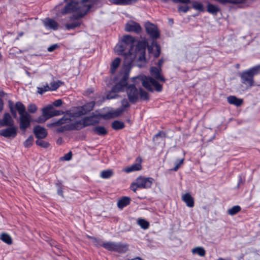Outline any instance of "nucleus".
<instances>
[{
    "mask_svg": "<svg viewBox=\"0 0 260 260\" xmlns=\"http://www.w3.org/2000/svg\"><path fill=\"white\" fill-rule=\"evenodd\" d=\"M58 194L61 196H63V191L61 188L58 189L57 190Z\"/></svg>",
    "mask_w": 260,
    "mask_h": 260,
    "instance_id": "obj_60",
    "label": "nucleus"
},
{
    "mask_svg": "<svg viewBox=\"0 0 260 260\" xmlns=\"http://www.w3.org/2000/svg\"><path fill=\"white\" fill-rule=\"evenodd\" d=\"M166 134L163 132H159L158 133L156 134L153 138V140H155V139H156L158 137H165Z\"/></svg>",
    "mask_w": 260,
    "mask_h": 260,
    "instance_id": "obj_51",
    "label": "nucleus"
},
{
    "mask_svg": "<svg viewBox=\"0 0 260 260\" xmlns=\"http://www.w3.org/2000/svg\"><path fill=\"white\" fill-rule=\"evenodd\" d=\"M72 157V153L71 151H70L66 155H64L63 157L60 158L61 160H70L71 159Z\"/></svg>",
    "mask_w": 260,
    "mask_h": 260,
    "instance_id": "obj_50",
    "label": "nucleus"
},
{
    "mask_svg": "<svg viewBox=\"0 0 260 260\" xmlns=\"http://www.w3.org/2000/svg\"><path fill=\"white\" fill-rule=\"evenodd\" d=\"M124 111L125 110L123 108L120 107L115 110L110 111L108 113V115L111 118H114L121 115Z\"/></svg>",
    "mask_w": 260,
    "mask_h": 260,
    "instance_id": "obj_28",
    "label": "nucleus"
},
{
    "mask_svg": "<svg viewBox=\"0 0 260 260\" xmlns=\"http://www.w3.org/2000/svg\"><path fill=\"white\" fill-rule=\"evenodd\" d=\"M53 107L51 105L48 106L42 109L43 115L45 117L49 119L53 116L52 113Z\"/></svg>",
    "mask_w": 260,
    "mask_h": 260,
    "instance_id": "obj_26",
    "label": "nucleus"
},
{
    "mask_svg": "<svg viewBox=\"0 0 260 260\" xmlns=\"http://www.w3.org/2000/svg\"><path fill=\"white\" fill-rule=\"evenodd\" d=\"M141 29L140 25L134 22L127 23L125 26V30L127 32L133 31L138 34L141 31Z\"/></svg>",
    "mask_w": 260,
    "mask_h": 260,
    "instance_id": "obj_15",
    "label": "nucleus"
},
{
    "mask_svg": "<svg viewBox=\"0 0 260 260\" xmlns=\"http://www.w3.org/2000/svg\"><path fill=\"white\" fill-rule=\"evenodd\" d=\"M122 42L126 45H131V48H133V44L135 42V38L131 35H125L123 37Z\"/></svg>",
    "mask_w": 260,
    "mask_h": 260,
    "instance_id": "obj_25",
    "label": "nucleus"
},
{
    "mask_svg": "<svg viewBox=\"0 0 260 260\" xmlns=\"http://www.w3.org/2000/svg\"><path fill=\"white\" fill-rule=\"evenodd\" d=\"M161 71V68H157L156 67H151L150 69L151 74L156 79L165 82L166 79L164 77L161 75L160 72Z\"/></svg>",
    "mask_w": 260,
    "mask_h": 260,
    "instance_id": "obj_17",
    "label": "nucleus"
},
{
    "mask_svg": "<svg viewBox=\"0 0 260 260\" xmlns=\"http://www.w3.org/2000/svg\"><path fill=\"white\" fill-rule=\"evenodd\" d=\"M164 63V60L162 58L160 59L158 61V66H159V68H161V66Z\"/></svg>",
    "mask_w": 260,
    "mask_h": 260,
    "instance_id": "obj_59",
    "label": "nucleus"
},
{
    "mask_svg": "<svg viewBox=\"0 0 260 260\" xmlns=\"http://www.w3.org/2000/svg\"><path fill=\"white\" fill-rule=\"evenodd\" d=\"M121 61V59L119 57H116L114 60L112 61L111 64L110 72L112 74H114L115 73L117 68L120 64Z\"/></svg>",
    "mask_w": 260,
    "mask_h": 260,
    "instance_id": "obj_29",
    "label": "nucleus"
},
{
    "mask_svg": "<svg viewBox=\"0 0 260 260\" xmlns=\"http://www.w3.org/2000/svg\"><path fill=\"white\" fill-rule=\"evenodd\" d=\"M34 141V137L32 136H30L24 142V146L25 147H29L32 144Z\"/></svg>",
    "mask_w": 260,
    "mask_h": 260,
    "instance_id": "obj_43",
    "label": "nucleus"
},
{
    "mask_svg": "<svg viewBox=\"0 0 260 260\" xmlns=\"http://www.w3.org/2000/svg\"><path fill=\"white\" fill-rule=\"evenodd\" d=\"M15 108L18 111L20 115L27 113V112H26L25 106L21 102H17L15 104Z\"/></svg>",
    "mask_w": 260,
    "mask_h": 260,
    "instance_id": "obj_31",
    "label": "nucleus"
},
{
    "mask_svg": "<svg viewBox=\"0 0 260 260\" xmlns=\"http://www.w3.org/2000/svg\"><path fill=\"white\" fill-rule=\"evenodd\" d=\"M219 11L218 7L213 4H209L207 5V11L210 13L216 14Z\"/></svg>",
    "mask_w": 260,
    "mask_h": 260,
    "instance_id": "obj_35",
    "label": "nucleus"
},
{
    "mask_svg": "<svg viewBox=\"0 0 260 260\" xmlns=\"http://www.w3.org/2000/svg\"><path fill=\"white\" fill-rule=\"evenodd\" d=\"M82 120L84 127L88 125H95L99 122L98 120L95 119L93 116L85 117L82 119Z\"/></svg>",
    "mask_w": 260,
    "mask_h": 260,
    "instance_id": "obj_23",
    "label": "nucleus"
},
{
    "mask_svg": "<svg viewBox=\"0 0 260 260\" xmlns=\"http://www.w3.org/2000/svg\"><path fill=\"white\" fill-rule=\"evenodd\" d=\"M81 22L79 21H75L71 23L66 24V27L67 29H74L76 27L79 26Z\"/></svg>",
    "mask_w": 260,
    "mask_h": 260,
    "instance_id": "obj_38",
    "label": "nucleus"
},
{
    "mask_svg": "<svg viewBox=\"0 0 260 260\" xmlns=\"http://www.w3.org/2000/svg\"><path fill=\"white\" fill-rule=\"evenodd\" d=\"M59 140H60L59 139H58V140H57V143H59V142H60V141H59Z\"/></svg>",
    "mask_w": 260,
    "mask_h": 260,
    "instance_id": "obj_64",
    "label": "nucleus"
},
{
    "mask_svg": "<svg viewBox=\"0 0 260 260\" xmlns=\"http://www.w3.org/2000/svg\"><path fill=\"white\" fill-rule=\"evenodd\" d=\"M145 28L148 34L153 39H157L159 37L157 27L154 24L147 22L145 24Z\"/></svg>",
    "mask_w": 260,
    "mask_h": 260,
    "instance_id": "obj_9",
    "label": "nucleus"
},
{
    "mask_svg": "<svg viewBox=\"0 0 260 260\" xmlns=\"http://www.w3.org/2000/svg\"><path fill=\"white\" fill-rule=\"evenodd\" d=\"M148 50L149 53L156 58L160 55V47L156 42H153L151 45L148 46Z\"/></svg>",
    "mask_w": 260,
    "mask_h": 260,
    "instance_id": "obj_12",
    "label": "nucleus"
},
{
    "mask_svg": "<svg viewBox=\"0 0 260 260\" xmlns=\"http://www.w3.org/2000/svg\"><path fill=\"white\" fill-rule=\"evenodd\" d=\"M44 24L46 27H49L53 30L57 29L58 27V23L51 18H46L44 20Z\"/></svg>",
    "mask_w": 260,
    "mask_h": 260,
    "instance_id": "obj_18",
    "label": "nucleus"
},
{
    "mask_svg": "<svg viewBox=\"0 0 260 260\" xmlns=\"http://www.w3.org/2000/svg\"><path fill=\"white\" fill-rule=\"evenodd\" d=\"M52 113L53 114V116H57V115H59L62 114H63V112H62L61 111H59V110H55L53 108Z\"/></svg>",
    "mask_w": 260,
    "mask_h": 260,
    "instance_id": "obj_53",
    "label": "nucleus"
},
{
    "mask_svg": "<svg viewBox=\"0 0 260 260\" xmlns=\"http://www.w3.org/2000/svg\"><path fill=\"white\" fill-rule=\"evenodd\" d=\"M192 254H197L200 256H204L206 254V251L202 247H196L192 249Z\"/></svg>",
    "mask_w": 260,
    "mask_h": 260,
    "instance_id": "obj_30",
    "label": "nucleus"
},
{
    "mask_svg": "<svg viewBox=\"0 0 260 260\" xmlns=\"http://www.w3.org/2000/svg\"><path fill=\"white\" fill-rule=\"evenodd\" d=\"M131 199L129 197H123L117 202V206L120 209H122L130 204Z\"/></svg>",
    "mask_w": 260,
    "mask_h": 260,
    "instance_id": "obj_24",
    "label": "nucleus"
},
{
    "mask_svg": "<svg viewBox=\"0 0 260 260\" xmlns=\"http://www.w3.org/2000/svg\"><path fill=\"white\" fill-rule=\"evenodd\" d=\"M94 106L93 102H90L84 105L82 107V110H79L77 112H72L71 111L67 112L66 114L59 120L48 124V126H54L61 125L64 123H67L73 120L75 117H79L82 115L85 114L87 112L91 111Z\"/></svg>",
    "mask_w": 260,
    "mask_h": 260,
    "instance_id": "obj_4",
    "label": "nucleus"
},
{
    "mask_svg": "<svg viewBox=\"0 0 260 260\" xmlns=\"http://www.w3.org/2000/svg\"><path fill=\"white\" fill-rule=\"evenodd\" d=\"M53 105L55 107L60 106L62 104V102L61 100L59 99L55 101L53 103Z\"/></svg>",
    "mask_w": 260,
    "mask_h": 260,
    "instance_id": "obj_54",
    "label": "nucleus"
},
{
    "mask_svg": "<svg viewBox=\"0 0 260 260\" xmlns=\"http://www.w3.org/2000/svg\"><path fill=\"white\" fill-rule=\"evenodd\" d=\"M260 73V65L256 66L243 72L240 75L242 83L251 87L254 85L253 77Z\"/></svg>",
    "mask_w": 260,
    "mask_h": 260,
    "instance_id": "obj_5",
    "label": "nucleus"
},
{
    "mask_svg": "<svg viewBox=\"0 0 260 260\" xmlns=\"http://www.w3.org/2000/svg\"><path fill=\"white\" fill-rule=\"evenodd\" d=\"M115 97H116L115 96H111L110 94H108L107 95V98L108 99H111L115 98Z\"/></svg>",
    "mask_w": 260,
    "mask_h": 260,
    "instance_id": "obj_62",
    "label": "nucleus"
},
{
    "mask_svg": "<svg viewBox=\"0 0 260 260\" xmlns=\"http://www.w3.org/2000/svg\"><path fill=\"white\" fill-rule=\"evenodd\" d=\"M174 3H182L184 4H188L190 3V0H172Z\"/></svg>",
    "mask_w": 260,
    "mask_h": 260,
    "instance_id": "obj_57",
    "label": "nucleus"
},
{
    "mask_svg": "<svg viewBox=\"0 0 260 260\" xmlns=\"http://www.w3.org/2000/svg\"><path fill=\"white\" fill-rule=\"evenodd\" d=\"M189 10V7L187 6H180L178 8V11L183 12H186Z\"/></svg>",
    "mask_w": 260,
    "mask_h": 260,
    "instance_id": "obj_52",
    "label": "nucleus"
},
{
    "mask_svg": "<svg viewBox=\"0 0 260 260\" xmlns=\"http://www.w3.org/2000/svg\"><path fill=\"white\" fill-rule=\"evenodd\" d=\"M102 246L105 249L118 253H125L128 249V245L122 243L107 242L102 244Z\"/></svg>",
    "mask_w": 260,
    "mask_h": 260,
    "instance_id": "obj_6",
    "label": "nucleus"
},
{
    "mask_svg": "<svg viewBox=\"0 0 260 260\" xmlns=\"http://www.w3.org/2000/svg\"><path fill=\"white\" fill-rule=\"evenodd\" d=\"M137 223L141 226V228L144 230L148 229L149 226V222L142 218L138 219Z\"/></svg>",
    "mask_w": 260,
    "mask_h": 260,
    "instance_id": "obj_34",
    "label": "nucleus"
},
{
    "mask_svg": "<svg viewBox=\"0 0 260 260\" xmlns=\"http://www.w3.org/2000/svg\"><path fill=\"white\" fill-rule=\"evenodd\" d=\"M126 45L124 43L118 44L115 47V51L117 54H121L125 50Z\"/></svg>",
    "mask_w": 260,
    "mask_h": 260,
    "instance_id": "obj_33",
    "label": "nucleus"
},
{
    "mask_svg": "<svg viewBox=\"0 0 260 260\" xmlns=\"http://www.w3.org/2000/svg\"><path fill=\"white\" fill-rule=\"evenodd\" d=\"M136 160L137 162L125 168L124 171L126 173H130L140 170L142 169V166L141 165L142 159L140 157H138Z\"/></svg>",
    "mask_w": 260,
    "mask_h": 260,
    "instance_id": "obj_16",
    "label": "nucleus"
},
{
    "mask_svg": "<svg viewBox=\"0 0 260 260\" xmlns=\"http://www.w3.org/2000/svg\"><path fill=\"white\" fill-rule=\"evenodd\" d=\"M1 239L7 244L10 245L12 243L11 237L7 234H2L1 236Z\"/></svg>",
    "mask_w": 260,
    "mask_h": 260,
    "instance_id": "obj_36",
    "label": "nucleus"
},
{
    "mask_svg": "<svg viewBox=\"0 0 260 260\" xmlns=\"http://www.w3.org/2000/svg\"><path fill=\"white\" fill-rule=\"evenodd\" d=\"M13 125L14 120L10 114L8 113H5L3 119L0 120V127L5 126H11Z\"/></svg>",
    "mask_w": 260,
    "mask_h": 260,
    "instance_id": "obj_14",
    "label": "nucleus"
},
{
    "mask_svg": "<svg viewBox=\"0 0 260 260\" xmlns=\"http://www.w3.org/2000/svg\"><path fill=\"white\" fill-rule=\"evenodd\" d=\"M58 45L57 44H53L51 45V46L49 47L47 49L48 51L49 52H52L55 50L58 47Z\"/></svg>",
    "mask_w": 260,
    "mask_h": 260,
    "instance_id": "obj_56",
    "label": "nucleus"
},
{
    "mask_svg": "<svg viewBox=\"0 0 260 260\" xmlns=\"http://www.w3.org/2000/svg\"><path fill=\"white\" fill-rule=\"evenodd\" d=\"M147 45V42L146 41H142L138 43L135 51L131 47L129 52L124 54V66L131 67L133 61L137 59L138 61L142 62L138 66L140 67H142L146 63L145 50Z\"/></svg>",
    "mask_w": 260,
    "mask_h": 260,
    "instance_id": "obj_3",
    "label": "nucleus"
},
{
    "mask_svg": "<svg viewBox=\"0 0 260 260\" xmlns=\"http://www.w3.org/2000/svg\"><path fill=\"white\" fill-rule=\"evenodd\" d=\"M192 8L201 12H204V6L202 4L198 2H193L192 3Z\"/></svg>",
    "mask_w": 260,
    "mask_h": 260,
    "instance_id": "obj_40",
    "label": "nucleus"
},
{
    "mask_svg": "<svg viewBox=\"0 0 260 260\" xmlns=\"http://www.w3.org/2000/svg\"><path fill=\"white\" fill-rule=\"evenodd\" d=\"M61 82L58 81L57 82H53L50 83V90H55L57 89L60 85Z\"/></svg>",
    "mask_w": 260,
    "mask_h": 260,
    "instance_id": "obj_45",
    "label": "nucleus"
},
{
    "mask_svg": "<svg viewBox=\"0 0 260 260\" xmlns=\"http://www.w3.org/2000/svg\"><path fill=\"white\" fill-rule=\"evenodd\" d=\"M92 131L95 134L99 136L106 135L108 133L106 129L104 126H95L93 128Z\"/></svg>",
    "mask_w": 260,
    "mask_h": 260,
    "instance_id": "obj_27",
    "label": "nucleus"
},
{
    "mask_svg": "<svg viewBox=\"0 0 260 260\" xmlns=\"http://www.w3.org/2000/svg\"><path fill=\"white\" fill-rule=\"evenodd\" d=\"M0 135L5 138H15L17 135L16 127L11 126L0 130Z\"/></svg>",
    "mask_w": 260,
    "mask_h": 260,
    "instance_id": "obj_11",
    "label": "nucleus"
},
{
    "mask_svg": "<svg viewBox=\"0 0 260 260\" xmlns=\"http://www.w3.org/2000/svg\"><path fill=\"white\" fill-rule=\"evenodd\" d=\"M228 103L237 107L241 106L243 103V100L238 99L235 96H230L227 98Z\"/></svg>",
    "mask_w": 260,
    "mask_h": 260,
    "instance_id": "obj_21",
    "label": "nucleus"
},
{
    "mask_svg": "<svg viewBox=\"0 0 260 260\" xmlns=\"http://www.w3.org/2000/svg\"><path fill=\"white\" fill-rule=\"evenodd\" d=\"M38 92L41 94H43L46 91L50 90V87L48 84H46L43 87H38Z\"/></svg>",
    "mask_w": 260,
    "mask_h": 260,
    "instance_id": "obj_44",
    "label": "nucleus"
},
{
    "mask_svg": "<svg viewBox=\"0 0 260 260\" xmlns=\"http://www.w3.org/2000/svg\"><path fill=\"white\" fill-rule=\"evenodd\" d=\"M128 77V75L127 74L124 75L120 81L113 87L112 91L114 92H118L125 89L126 90L128 86L127 84Z\"/></svg>",
    "mask_w": 260,
    "mask_h": 260,
    "instance_id": "obj_8",
    "label": "nucleus"
},
{
    "mask_svg": "<svg viewBox=\"0 0 260 260\" xmlns=\"http://www.w3.org/2000/svg\"><path fill=\"white\" fill-rule=\"evenodd\" d=\"M31 121V116L29 114L25 113L20 115V128L25 131L26 129L30 125Z\"/></svg>",
    "mask_w": 260,
    "mask_h": 260,
    "instance_id": "obj_10",
    "label": "nucleus"
},
{
    "mask_svg": "<svg viewBox=\"0 0 260 260\" xmlns=\"http://www.w3.org/2000/svg\"><path fill=\"white\" fill-rule=\"evenodd\" d=\"M139 94L142 100L147 101L149 99V96L147 92H146L141 88L139 89Z\"/></svg>",
    "mask_w": 260,
    "mask_h": 260,
    "instance_id": "obj_42",
    "label": "nucleus"
},
{
    "mask_svg": "<svg viewBox=\"0 0 260 260\" xmlns=\"http://www.w3.org/2000/svg\"><path fill=\"white\" fill-rule=\"evenodd\" d=\"M10 111L11 112L13 116L14 117L16 118L17 117V113L15 110L13 109L12 107H10Z\"/></svg>",
    "mask_w": 260,
    "mask_h": 260,
    "instance_id": "obj_58",
    "label": "nucleus"
},
{
    "mask_svg": "<svg viewBox=\"0 0 260 260\" xmlns=\"http://www.w3.org/2000/svg\"><path fill=\"white\" fill-rule=\"evenodd\" d=\"M182 200L185 203L187 206L190 208L194 206V199L189 193H186L183 194L182 197Z\"/></svg>",
    "mask_w": 260,
    "mask_h": 260,
    "instance_id": "obj_19",
    "label": "nucleus"
},
{
    "mask_svg": "<svg viewBox=\"0 0 260 260\" xmlns=\"http://www.w3.org/2000/svg\"><path fill=\"white\" fill-rule=\"evenodd\" d=\"M184 159L183 158L178 160V161L175 162V167L172 169L174 171H177L178 169L183 164Z\"/></svg>",
    "mask_w": 260,
    "mask_h": 260,
    "instance_id": "obj_46",
    "label": "nucleus"
},
{
    "mask_svg": "<svg viewBox=\"0 0 260 260\" xmlns=\"http://www.w3.org/2000/svg\"><path fill=\"white\" fill-rule=\"evenodd\" d=\"M129 106H130V105H129V102L127 101V100L124 99L121 101V108H123L125 110V109L128 108L129 107Z\"/></svg>",
    "mask_w": 260,
    "mask_h": 260,
    "instance_id": "obj_48",
    "label": "nucleus"
},
{
    "mask_svg": "<svg viewBox=\"0 0 260 260\" xmlns=\"http://www.w3.org/2000/svg\"><path fill=\"white\" fill-rule=\"evenodd\" d=\"M96 0H82L81 2L72 1L67 5L61 11L62 14L72 12L77 13L70 17L71 20H77L85 15Z\"/></svg>",
    "mask_w": 260,
    "mask_h": 260,
    "instance_id": "obj_2",
    "label": "nucleus"
},
{
    "mask_svg": "<svg viewBox=\"0 0 260 260\" xmlns=\"http://www.w3.org/2000/svg\"><path fill=\"white\" fill-rule=\"evenodd\" d=\"M4 103L3 101L0 99V112H1L3 109Z\"/></svg>",
    "mask_w": 260,
    "mask_h": 260,
    "instance_id": "obj_61",
    "label": "nucleus"
},
{
    "mask_svg": "<svg viewBox=\"0 0 260 260\" xmlns=\"http://www.w3.org/2000/svg\"><path fill=\"white\" fill-rule=\"evenodd\" d=\"M47 119H48L46 117H45L43 115L42 116L39 117L37 122L38 123H43Z\"/></svg>",
    "mask_w": 260,
    "mask_h": 260,
    "instance_id": "obj_55",
    "label": "nucleus"
},
{
    "mask_svg": "<svg viewBox=\"0 0 260 260\" xmlns=\"http://www.w3.org/2000/svg\"><path fill=\"white\" fill-rule=\"evenodd\" d=\"M241 210V208L239 206H234L232 208L229 209L228 213L229 215H234L238 213Z\"/></svg>",
    "mask_w": 260,
    "mask_h": 260,
    "instance_id": "obj_37",
    "label": "nucleus"
},
{
    "mask_svg": "<svg viewBox=\"0 0 260 260\" xmlns=\"http://www.w3.org/2000/svg\"><path fill=\"white\" fill-rule=\"evenodd\" d=\"M137 0H109V2L117 5H131L135 3Z\"/></svg>",
    "mask_w": 260,
    "mask_h": 260,
    "instance_id": "obj_20",
    "label": "nucleus"
},
{
    "mask_svg": "<svg viewBox=\"0 0 260 260\" xmlns=\"http://www.w3.org/2000/svg\"><path fill=\"white\" fill-rule=\"evenodd\" d=\"M33 132L38 139H44L47 136V130L40 125L36 126L34 128Z\"/></svg>",
    "mask_w": 260,
    "mask_h": 260,
    "instance_id": "obj_13",
    "label": "nucleus"
},
{
    "mask_svg": "<svg viewBox=\"0 0 260 260\" xmlns=\"http://www.w3.org/2000/svg\"><path fill=\"white\" fill-rule=\"evenodd\" d=\"M70 130L80 129L84 127L82 119L69 124Z\"/></svg>",
    "mask_w": 260,
    "mask_h": 260,
    "instance_id": "obj_22",
    "label": "nucleus"
},
{
    "mask_svg": "<svg viewBox=\"0 0 260 260\" xmlns=\"http://www.w3.org/2000/svg\"><path fill=\"white\" fill-rule=\"evenodd\" d=\"M124 127V123L121 121L116 120L112 122V127L115 130L123 128Z\"/></svg>",
    "mask_w": 260,
    "mask_h": 260,
    "instance_id": "obj_32",
    "label": "nucleus"
},
{
    "mask_svg": "<svg viewBox=\"0 0 260 260\" xmlns=\"http://www.w3.org/2000/svg\"><path fill=\"white\" fill-rule=\"evenodd\" d=\"M113 171L111 170H107L103 171L101 173V177L103 178H109L113 175Z\"/></svg>",
    "mask_w": 260,
    "mask_h": 260,
    "instance_id": "obj_39",
    "label": "nucleus"
},
{
    "mask_svg": "<svg viewBox=\"0 0 260 260\" xmlns=\"http://www.w3.org/2000/svg\"><path fill=\"white\" fill-rule=\"evenodd\" d=\"M134 84L129 85L126 90L128 100L132 103L136 102L139 98V91L136 87V82L141 81L142 85L148 90L152 92L153 89L152 85L155 87V90L160 92L162 90V86L158 82L152 77H144L140 78L138 77L133 78Z\"/></svg>",
    "mask_w": 260,
    "mask_h": 260,
    "instance_id": "obj_1",
    "label": "nucleus"
},
{
    "mask_svg": "<svg viewBox=\"0 0 260 260\" xmlns=\"http://www.w3.org/2000/svg\"><path fill=\"white\" fill-rule=\"evenodd\" d=\"M131 260H144V259H142V258H140L139 257H137L133 258V259H132Z\"/></svg>",
    "mask_w": 260,
    "mask_h": 260,
    "instance_id": "obj_63",
    "label": "nucleus"
},
{
    "mask_svg": "<svg viewBox=\"0 0 260 260\" xmlns=\"http://www.w3.org/2000/svg\"><path fill=\"white\" fill-rule=\"evenodd\" d=\"M43 139H38L36 142V144L41 147L47 148H48L50 144L46 141H45L42 140Z\"/></svg>",
    "mask_w": 260,
    "mask_h": 260,
    "instance_id": "obj_41",
    "label": "nucleus"
},
{
    "mask_svg": "<svg viewBox=\"0 0 260 260\" xmlns=\"http://www.w3.org/2000/svg\"><path fill=\"white\" fill-rule=\"evenodd\" d=\"M69 128H70V127L69 126V124H67L66 125H65L64 126H61V127L58 128L56 129V131L58 133H61V132H63L65 131H70Z\"/></svg>",
    "mask_w": 260,
    "mask_h": 260,
    "instance_id": "obj_49",
    "label": "nucleus"
},
{
    "mask_svg": "<svg viewBox=\"0 0 260 260\" xmlns=\"http://www.w3.org/2000/svg\"><path fill=\"white\" fill-rule=\"evenodd\" d=\"M153 181L152 178H145L140 177L136 180V182L132 183L131 185V189L136 192L138 188H150Z\"/></svg>",
    "mask_w": 260,
    "mask_h": 260,
    "instance_id": "obj_7",
    "label": "nucleus"
},
{
    "mask_svg": "<svg viewBox=\"0 0 260 260\" xmlns=\"http://www.w3.org/2000/svg\"><path fill=\"white\" fill-rule=\"evenodd\" d=\"M27 109L29 112L34 113L36 112L37 107L35 104H30L28 106Z\"/></svg>",
    "mask_w": 260,
    "mask_h": 260,
    "instance_id": "obj_47",
    "label": "nucleus"
}]
</instances>
